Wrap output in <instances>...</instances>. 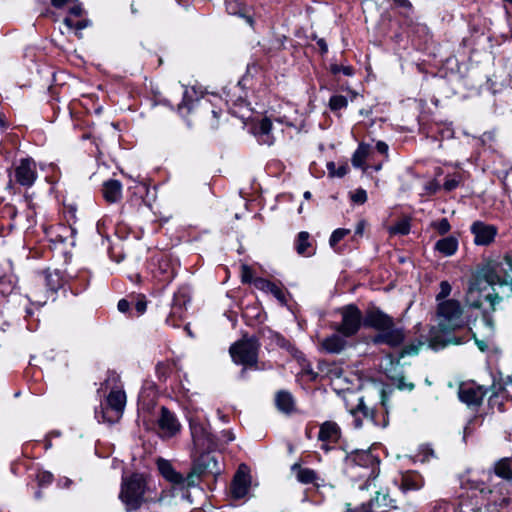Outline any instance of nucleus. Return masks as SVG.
Here are the masks:
<instances>
[{
  "label": "nucleus",
  "mask_w": 512,
  "mask_h": 512,
  "mask_svg": "<svg viewBox=\"0 0 512 512\" xmlns=\"http://www.w3.org/2000/svg\"><path fill=\"white\" fill-rule=\"evenodd\" d=\"M241 279H242V282H244V283H251V282L254 283L255 279H253L252 270L246 264H243L241 266Z\"/></svg>",
  "instance_id": "ea45409f"
},
{
  "label": "nucleus",
  "mask_w": 512,
  "mask_h": 512,
  "mask_svg": "<svg viewBox=\"0 0 512 512\" xmlns=\"http://www.w3.org/2000/svg\"><path fill=\"white\" fill-rule=\"evenodd\" d=\"M349 233V230L348 229H344V228H339V229H336L331 237H330V240H329V244L330 246L333 248V249H337V245L338 243Z\"/></svg>",
  "instance_id": "72a5a7b5"
},
{
  "label": "nucleus",
  "mask_w": 512,
  "mask_h": 512,
  "mask_svg": "<svg viewBox=\"0 0 512 512\" xmlns=\"http://www.w3.org/2000/svg\"><path fill=\"white\" fill-rule=\"evenodd\" d=\"M493 334V320L488 315H484L478 327L477 333L474 334L475 343L480 351L485 352L494 347V343L492 341Z\"/></svg>",
  "instance_id": "9d476101"
},
{
  "label": "nucleus",
  "mask_w": 512,
  "mask_h": 512,
  "mask_svg": "<svg viewBox=\"0 0 512 512\" xmlns=\"http://www.w3.org/2000/svg\"><path fill=\"white\" fill-rule=\"evenodd\" d=\"M180 310H181L180 307L174 305L173 308H172L171 316L178 315L179 317H181Z\"/></svg>",
  "instance_id": "052dcab7"
},
{
  "label": "nucleus",
  "mask_w": 512,
  "mask_h": 512,
  "mask_svg": "<svg viewBox=\"0 0 512 512\" xmlns=\"http://www.w3.org/2000/svg\"><path fill=\"white\" fill-rule=\"evenodd\" d=\"M318 44H319V46L321 47V50H322L323 52H326V51H327V45L325 44V42H324L323 40H319V41H318Z\"/></svg>",
  "instance_id": "680f3d73"
},
{
  "label": "nucleus",
  "mask_w": 512,
  "mask_h": 512,
  "mask_svg": "<svg viewBox=\"0 0 512 512\" xmlns=\"http://www.w3.org/2000/svg\"><path fill=\"white\" fill-rule=\"evenodd\" d=\"M381 169V165H376L375 166V170H380Z\"/></svg>",
  "instance_id": "774afa93"
},
{
  "label": "nucleus",
  "mask_w": 512,
  "mask_h": 512,
  "mask_svg": "<svg viewBox=\"0 0 512 512\" xmlns=\"http://www.w3.org/2000/svg\"><path fill=\"white\" fill-rule=\"evenodd\" d=\"M350 198L356 204H363L367 200V193L363 189H357L350 193Z\"/></svg>",
  "instance_id": "4c0bfd02"
},
{
  "label": "nucleus",
  "mask_w": 512,
  "mask_h": 512,
  "mask_svg": "<svg viewBox=\"0 0 512 512\" xmlns=\"http://www.w3.org/2000/svg\"><path fill=\"white\" fill-rule=\"evenodd\" d=\"M297 253L304 257H310L316 252L315 241L307 232H300L295 240Z\"/></svg>",
  "instance_id": "dca6fc26"
},
{
  "label": "nucleus",
  "mask_w": 512,
  "mask_h": 512,
  "mask_svg": "<svg viewBox=\"0 0 512 512\" xmlns=\"http://www.w3.org/2000/svg\"><path fill=\"white\" fill-rule=\"evenodd\" d=\"M52 5L56 8H63L69 6L71 3L77 2V0H51Z\"/></svg>",
  "instance_id": "603ef678"
},
{
  "label": "nucleus",
  "mask_w": 512,
  "mask_h": 512,
  "mask_svg": "<svg viewBox=\"0 0 512 512\" xmlns=\"http://www.w3.org/2000/svg\"><path fill=\"white\" fill-rule=\"evenodd\" d=\"M258 344L253 338L242 339L230 347V355L236 364L252 366L257 361Z\"/></svg>",
  "instance_id": "423d86ee"
},
{
  "label": "nucleus",
  "mask_w": 512,
  "mask_h": 512,
  "mask_svg": "<svg viewBox=\"0 0 512 512\" xmlns=\"http://www.w3.org/2000/svg\"><path fill=\"white\" fill-rule=\"evenodd\" d=\"M104 199L109 203H116L122 198V184L115 179L105 181L102 186Z\"/></svg>",
  "instance_id": "6ab92c4d"
},
{
  "label": "nucleus",
  "mask_w": 512,
  "mask_h": 512,
  "mask_svg": "<svg viewBox=\"0 0 512 512\" xmlns=\"http://www.w3.org/2000/svg\"><path fill=\"white\" fill-rule=\"evenodd\" d=\"M147 491L146 477L143 474L134 473L122 478L119 498L127 511H134L145 501Z\"/></svg>",
  "instance_id": "20e7f679"
},
{
  "label": "nucleus",
  "mask_w": 512,
  "mask_h": 512,
  "mask_svg": "<svg viewBox=\"0 0 512 512\" xmlns=\"http://www.w3.org/2000/svg\"><path fill=\"white\" fill-rule=\"evenodd\" d=\"M347 463L348 465L370 469L371 473H373L377 464V459L370 451L357 450L347 456Z\"/></svg>",
  "instance_id": "4468645a"
},
{
  "label": "nucleus",
  "mask_w": 512,
  "mask_h": 512,
  "mask_svg": "<svg viewBox=\"0 0 512 512\" xmlns=\"http://www.w3.org/2000/svg\"><path fill=\"white\" fill-rule=\"evenodd\" d=\"M485 394L483 387L474 384H463L459 388V398L467 405H479Z\"/></svg>",
  "instance_id": "ddd939ff"
},
{
  "label": "nucleus",
  "mask_w": 512,
  "mask_h": 512,
  "mask_svg": "<svg viewBox=\"0 0 512 512\" xmlns=\"http://www.w3.org/2000/svg\"><path fill=\"white\" fill-rule=\"evenodd\" d=\"M440 189L441 186L435 180H432L425 185V191L430 195L437 193Z\"/></svg>",
  "instance_id": "37998d69"
},
{
  "label": "nucleus",
  "mask_w": 512,
  "mask_h": 512,
  "mask_svg": "<svg viewBox=\"0 0 512 512\" xmlns=\"http://www.w3.org/2000/svg\"><path fill=\"white\" fill-rule=\"evenodd\" d=\"M341 374H342V370L340 367L338 366H333L330 370H329V377L332 379V380H337V379H340L341 378Z\"/></svg>",
  "instance_id": "3c124183"
},
{
  "label": "nucleus",
  "mask_w": 512,
  "mask_h": 512,
  "mask_svg": "<svg viewBox=\"0 0 512 512\" xmlns=\"http://www.w3.org/2000/svg\"><path fill=\"white\" fill-rule=\"evenodd\" d=\"M254 286L263 292L272 294L281 304L286 303L285 292L277 284L263 278H256L254 280Z\"/></svg>",
  "instance_id": "a211bd4d"
},
{
  "label": "nucleus",
  "mask_w": 512,
  "mask_h": 512,
  "mask_svg": "<svg viewBox=\"0 0 512 512\" xmlns=\"http://www.w3.org/2000/svg\"><path fill=\"white\" fill-rule=\"evenodd\" d=\"M320 344L322 349L328 353H339L344 349L346 341L339 334H333L323 339Z\"/></svg>",
  "instance_id": "393cba45"
},
{
  "label": "nucleus",
  "mask_w": 512,
  "mask_h": 512,
  "mask_svg": "<svg viewBox=\"0 0 512 512\" xmlns=\"http://www.w3.org/2000/svg\"><path fill=\"white\" fill-rule=\"evenodd\" d=\"M64 24L69 28V29H75L77 32L86 28L88 25H89V21L86 20V19H82V20H79V21H76L74 22L72 17H66L64 19Z\"/></svg>",
  "instance_id": "f704fd0d"
},
{
  "label": "nucleus",
  "mask_w": 512,
  "mask_h": 512,
  "mask_svg": "<svg viewBox=\"0 0 512 512\" xmlns=\"http://www.w3.org/2000/svg\"><path fill=\"white\" fill-rule=\"evenodd\" d=\"M451 290V285L447 281H442L440 283V291L436 296L437 304L440 301L448 300L447 297L450 295Z\"/></svg>",
  "instance_id": "e433bc0d"
},
{
  "label": "nucleus",
  "mask_w": 512,
  "mask_h": 512,
  "mask_svg": "<svg viewBox=\"0 0 512 512\" xmlns=\"http://www.w3.org/2000/svg\"><path fill=\"white\" fill-rule=\"evenodd\" d=\"M188 93H189V92H188V90H186V91H185V94H184V100H183V102L178 106L179 112H180L181 114H183V110H184V108H186V107H187V108H188V110H191V108L193 107L191 104H188V103L186 102V97L188 96Z\"/></svg>",
  "instance_id": "5fc2aeb1"
},
{
  "label": "nucleus",
  "mask_w": 512,
  "mask_h": 512,
  "mask_svg": "<svg viewBox=\"0 0 512 512\" xmlns=\"http://www.w3.org/2000/svg\"><path fill=\"white\" fill-rule=\"evenodd\" d=\"M508 500L506 498H503L502 503L507 504Z\"/></svg>",
  "instance_id": "338daca9"
},
{
  "label": "nucleus",
  "mask_w": 512,
  "mask_h": 512,
  "mask_svg": "<svg viewBox=\"0 0 512 512\" xmlns=\"http://www.w3.org/2000/svg\"><path fill=\"white\" fill-rule=\"evenodd\" d=\"M369 154L370 146L364 143L360 144L352 156L353 166L356 168H362L364 171H366L367 167L364 166V163Z\"/></svg>",
  "instance_id": "bb28decb"
},
{
  "label": "nucleus",
  "mask_w": 512,
  "mask_h": 512,
  "mask_svg": "<svg viewBox=\"0 0 512 512\" xmlns=\"http://www.w3.org/2000/svg\"><path fill=\"white\" fill-rule=\"evenodd\" d=\"M31 300L38 305H43L47 301V295L45 294L41 299H38L34 294H31Z\"/></svg>",
  "instance_id": "4d7b16f0"
},
{
  "label": "nucleus",
  "mask_w": 512,
  "mask_h": 512,
  "mask_svg": "<svg viewBox=\"0 0 512 512\" xmlns=\"http://www.w3.org/2000/svg\"><path fill=\"white\" fill-rule=\"evenodd\" d=\"M404 340V333L400 328H396L391 323V328L382 330L375 338V343H384L389 346L395 347L400 345Z\"/></svg>",
  "instance_id": "2eb2a0df"
},
{
  "label": "nucleus",
  "mask_w": 512,
  "mask_h": 512,
  "mask_svg": "<svg viewBox=\"0 0 512 512\" xmlns=\"http://www.w3.org/2000/svg\"><path fill=\"white\" fill-rule=\"evenodd\" d=\"M329 106L333 111L340 110L347 106V99L342 95H335L330 98Z\"/></svg>",
  "instance_id": "c9c22d12"
},
{
  "label": "nucleus",
  "mask_w": 512,
  "mask_h": 512,
  "mask_svg": "<svg viewBox=\"0 0 512 512\" xmlns=\"http://www.w3.org/2000/svg\"><path fill=\"white\" fill-rule=\"evenodd\" d=\"M276 405L280 411L290 413L294 408L292 395L285 391L278 392L276 395Z\"/></svg>",
  "instance_id": "cd10ccee"
},
{
  "label": "nucleus",
  "mask_w": 512,
  "mask_h": 512,
  "mask_svg": "<svg viewBox=\"0 0 512 512\" xmlns=\"http://www.w3.org/2000/svg\"><path fill=\"white\" fill-rule=\"evenodd\" d=\"M350 412L356 428L361 427L362 417L373 420V411L368 408L361 397L357 398V405L356 407L350 408Z\"/></svg>",
  "instance_id": "412c9836"
},
{
  "label": "nucleus",
  "mask_w": 512,
  "mask_h": 512,
  "mask_svg": "<svg viewBox=\"0 0 512 512\" xmlns=\"http://www.w3.org/2000/svg\"><path fill=\"white\" fill-rule=\"evenodd\" d=\"M328 173L331 177H343L347 174L349 167L347 164H342L339 167H336L334 162H328L327 165Z\"/></svg>",
  "instance_id": "473e14b6"
},
{
  "label": "nucleus",
  "mask_w": 512,
  "mask_h": 512,
  "mask_svg": "<svg viewBox=\"0 0 512 512\" xmlns=\"http://www.w3.org/2000/svg\"><path fill=\"white\" fill-rule=\"evenodd\" d=\"M397 8L403 9L404 13H409L412 10V4L409 0H389Z\"/></svg>",
  "instance_id": "79ce46f5"
},
{
  "label": "nucleus",
  "mask_w": 512,
  "mask_h": 512,
  "mask_svg": "<svg viewBox=\"0 0 512 512\" xmlns=\"http://www.w3.org/2000/svg\"><path fill=\"white\" fill-rule=\"evenodd\" d=\"M70 484H71V480L65 479L62 486L67 488V487H69Z\"/></svg>",
  "instance_id": "0e129e2a"
},
{
  "label": "nucleus",
  "mask_w": 512,
  "mask_h": 512,
  "mask_svg": "<svg viewBox=\"0 0 512 512\" xmlns=\"http://www.w3.org/2000/svg\"><path fill=\"white\" fill-rule=\"evenodd\" d=\"M117 307H118V310H119L120 312L125 313V312H127V311H128V309H129V303H128V301H127V300H125V299H121V300L118 302Z\"/></svg>",
  "instance_id": "6e6d98bb"
},
{
  "label": "nucleus",
  "mask_w": 512,
  "mask_h": 512,
  "mask_svg": "<svg viewBox=\"0 0 512 512\" xmlns=\"http://www.w3.org/2000/svg\"><path fill=\"white\" fill-rule=\"evenodd\" d=\"M53 475L48 471H39L37 474V480L40 485H48L52 482Z\"/></svg>",
  "instance_id": "a19ab883"
},
{
  "label": "nucleus",
  "mask_w": 512,
  "mask_h": 512,
  "mask_svg": "<svg viewBox=\"0 0 512 512\" xmlns=\"http://www.w3.org/2000/svg\"><path fill=\"white\" fill-rule=\"evenodd\" d=\"M495 473L503 479H512V461L505 458L497 462L495 465Z\"/></svg>",
  "instance_id": "c85d7f7f"
},
{
  "label": "nucleus",
  "mask_w": 512,
  "mask_h": 512,
  "mask_svg": "<svg viewBox=\"0 0 512 512\" xmlns=\"http://www.w3.org/2000/svg\"><path fill=\"white\" fill-rule=\"evenodd\" d=\"M340 435V427L335 422L327 421L320 427L319 439L323 442H336Z\"/></svg>",
  "instance_id": "5701e85b"
},
{
  "label": "nucleus",
  "mask_w": 512,
  "mask_h": 512,
  "mask_svg": "<svg viewBox=\"0 0 512 512\" xmlns=\"http://www.w3.org/2000/svg\"><path fill=\"white\" fill-rule=\"evenodd\" d=\"M272 122L268 118H263L254 127V134L258 137L259 141L271 145L273 137L271 136Z\"/></svg>",
  "instance_id": "b1692460"
},
{
  "label": "nucleus",
  "mask_w": 512,
  "mask_h": 512,
  "mask_svg": "<svg viewBox=\"0 0 512 512\" xmlns=\"http://www.w3.org/2000/svg\"><path fill=\"white\" fill-rule=\"evenodd\" d=\"M436 248L446 256H450L457 250V241L454 238H445L436 243Z\"/></svg>",
  "instance_id": "c756f323"
},
{
  "label": "nucleus",
  "mask_w": 512,
  "mask_h": 512,
  "mask_svg": "<svg viewBox=\"0 0 512 512\" xmlns=\"http://www.w3.org/2000/svg\"><path fill=\"white\" fill-rule=\"evenodd\" d=\"M391 234H408L409 233V226H391L390 229Z\"/></svg>",
  "instance_id": "8fccbe9b"
},
{
  "label": "nucleus",
  "mask_w": 512,
  "mask_h": 512,
  "mask_svg": "<svg viewBox=\"0 0 512 512\" xmlns=\"http://www.w3.org/2000/svg\"><path fill=\"white\" fill-rule=\"evenodd\" d=\"M494 286L507 287L512 293V257L503 260H489L473 274L465 293V303L472 308H480L483 301H488L494 308L499 298Z\"/></svg>",
  "instance_id": "f257e3e1"
},
{
  "label": "nucleus",
  "mask_w": 512,
  "mask_h": 512,
  "mask_svg": "<svg viewBox=\"0 0 512 512\" xmlns=\"http://www.w3.org/2000/svg\"><path fill=\"white\" fill-rule=\"evenodd\" d=\"M381 403L384 407L386 406V397L384 391L381 393Z\"/></svg>",
  "instance_id": "e2e57ef3"
},
{
  "label": "nucleus",
  "mask_w": 512,
  "mask_h": 512,
  "mask_svg": "<svg viewBox=\"0 0 512 512\" xmlns=\"http://www.w3.org/2000/svg\"><path fill=\"white\" fill-rule=\"evenodd\" d=\"M330 71L333 74H338V73L342 72L343 74H345L347 76H351L353 74L352 67L344 66V65H339V64H331L330 65Z\"/></svg>",
  "instance_id": "58836bf2"
},
{
  "label": "nucleus",
  "mask_w": 512,
  "mask_h": 512,
  "mask_svg": "<svg viewBox=\"0 0 512 512\" xmlns=\"http://www.w3.org/2000/svg\"><path fill=\"white\" fill-rule=\"evenodd\" d=\"M159 433L162 437H172L180 431L181 425L174 414L162 407L158 419Z\"/></svg>",
  "instance_id": "f8f14e48"
},
{
  "label": "nucleus",
  "mask_w": 512,
  "mask_h": 512,
  "mask_svg": "<svg viewBox=\"0 0 512 512\" xmlns=\"http://www.w3.org/2000/svg\"><path fill=\"white\" fill-rule=\"evenodd\" d=\"M424 452H425L424 456L422 458H419V460L422 461V462L428 460V456L433 454V451L431 449H429V448H426L424 450Z\"/></svg>",
  "instance_id": "bf43d9fd"
},
{
  "label": "nucleus",
  "mask_w": 512,
  "mask_h": 512,
  "mask_svg": "<svg viewBox=\"0 0 512 512\" xmlns=\"http://www.w3.org/2000/svg\"><path fill=\"white\" fill-rule=\"evenodd\" d=\"M68 7V10H69V13L71 16H75V17H78L82 14V7L81 5L77 2H74V3H71Z\"/></svg>",
  "instance_id": "c03bdc74"
},
{
  "label": "nucleus",
  "mask_w": 512,
  "mask_h": 512,
  "mask_svg": "<svg viewBox=\"0 0 512 512\" xmlns=\"http://www.w3.org/2000/svg\"><path fill=\"white\" fill-rule=\"evenodd\" d=\"M342 323L338 331L345 337L354 335L361 325V313L353 305L346 306L341 310Z\"/></svg>",
  "instance_id": "1a4fd4ad"
},
{
  "label": "nucleus",
  "mask_w": 512,
  "mask_h": 512,
  "mask_svg": "<svg viewBox=\"0 0 512 512\" xmlns=\"http://www.w3.org/2000/svg\"><path fill=\"white\" fill-rule=\"evenodd\" d=\"M135 309L137 311V315H141L143 314L145 311H146V301H145V298L144 296H141L136 304H135Z\"/></svg>",
  "instance_id": "49530a36"
},
{
  "label": "nucleus",
  "mask_w": 512,
  "mask_h": 512,
  "mask_svg": "<svg viewBox=\"0 0 512 512\" xmlns=\"http://www.w3.org/2000/svg\"><path fill=\"white\" fill-rule=\"evenodd\" d=\"M394 384L397 386L398 389H407L412 390L414 388V385L412 383H406L404 380V377H399L394 380Z\"/></svg>",
  "instance_id": "a18cd8bd"
},
{
  "label": "nucleus",
  "mask_w": 512,
  "mask_h": 512,
  "mask_svg": "<svg viewBox=\"0 0 512 512\" xmlns=\"http://www.w3.org/2000/svg\"><path fill=\"white\" fill-rule=\"evenodd\" d=\"M424 344V342H418L417 345H410L408 347H406L403 352H402V355H412V354H416L419 350V347L422 346Z\"/></svg>",
  "instance_id": "09e8293b"
},
{
  "label": "nucleus",
  "mask_w": 512,
  "mask_h": 512,
  "mask_svg": "<svg viewBox=\"0 0 512 512\" xmlns=\"http://www.w3.org/2000/svg\"><path fill=\"white\" fill-rule=\"evenodd\" d=\"M471 230L474 235V242L477 245H488L496 236L494 226H472Z\"/></svg>",
  "instance_id": "aec40b11"
},
{
  "label": "nucleus",
  "mask_w": 512,
  "mask_h": 512,
  "mask_svg": "<svg viewBox=\"0 0 512 512\" xmlns=\"http://www.w3.org/2000/svg\"><path fill=\"white\" fill-rule=\"evenodd\" d=\"M296 477L298 481L302 483H313L316 481L317 476L316 473L308 468H301L297 471Z\"/></svg>",
  "instance_id": "2f4dec72"
},
{
  "label": "nucleus",
  "mask_w": 512,
  "mask_h": 512,
  "mask_svg": "<svg viewBox=\"0 0 512 512\" xmlns=\"http://www.w3.org/2000/svg\"><path fill=\"white\" fill-rule=\"evenodd\" d=\"M16 181L22 185L30 187L37 178L36 165L32 159H22L15 168Z\"/></svg>",
  "instance_id": "9b49d317"
},
{
  "label": "nucleus",
  "mask_w": 512,
  "mask_h": 512,
  "mask_svg": "<svg viewBox=\"0 0 512 512\" xmlns=\"http://www.w3.org/2000/svg\"><path fill=\"white\" fill-rule=\"evenodd\" d=\"M222 436L224 437V442H225V443H228V442H230V441H233V440H234V438H235V437H234V435H233V433H232L231 431H224V432L222 433Z\"/></svg>",
  "instance_id": "13d9d810"
},
{
  "label": "nucleus",
  "mask_w": 512,
  "mask_h": 512,
  "mask_svg": "<svg viewBox=\"0 0 512 512\" xmlns=\"http://www.w3.org/2000/svg\"><path fill=\"white\" fill-rule=\"evenodd\" d=\"M207 460H208V463L205 466V469L209 470V472H211V473H218L219 469L216 468V466H217L216 459L214 457L207 456Z\"/></svg>",
  "instance_id": "de8ad7c7"
},
{
  "label": "nucleus",
  "mask_w": 512,
  "mask_h": 512,
  "mask_svg": "<svg viewBox=\"0 0 512 512\" xmlns=\"http://www.w3.org/2000/svg\"><path fill=\"white\" fill-rule=\"evenodd\" d=\"M376 149L379 153L383 155H387L388 153V145L383 141H378L376 143Z\"/></svg>",
  "instance_id": "864d4df0"
},
{
  "label": "nucleus",
  "mask_w": 512,
  "mask_h": 512,
  "mask_svg": "<svg viewBox=\"0 0 512 512\" xmlns=\"http://www.w3.org/2000/svg\"><path fill=\"white\" fill-rule=\"evenodd\" d=\"M226 10L231 15H238L244 18L250 26L253 25L250 8L242 4L239 0H226Z\"/></svg>",
  "instance_id": "4be33fe9"
},
{
  "label": "nucleus",
  "mask_w": 512,
  "mask_h": 512,
  "mask_svg": "<svg viewBox=\"0 0 512 512\" xmlns=\"http://www.w3.org/2000/svg\"><path fill=\"white\" fill-rule=\"evenodd\" d=\"M424 485L421 475L415 472H407L402 475L401 488L407 490H418Z\"/></svg>",
  "instance_id": "a878e982"
},
{
  "label": "nucleus",
  "mask_w": 512,
  "mask_h": 512,
  "mask_svg": "<svg viewBox=\"0 0 512 512\" xmlns=\"http://www.w3.org/2000/svg\"><path fill=\"white\" fill-rule=\"evenodd\" d=\"M436 326L432 328L429 345L432 348L445 346L449 341L443 339L441 334H447L464 326L463 310L457 300H444L437 304L435 316Z\"/></svg>",
  "instance_id": "f03ea898"
},
{
  "label": "nucleus",
  "mask_w": 512,
  "mask_h": 512,
  "mask_svg": "<svg viewBox=\"0 0 512 512\" xmlns=\"http://www.w3.org/2000/svg\"><path fill=\"white\" fill-rule=\"evenodd\" d=\"M304 198H305V199H307V200H309V199L311 198V192L306 191V192L304 193Z\"/></svg>",
  "instance_id": "69168bd1"
},
{
  "label": "nucleus",
  "mask_w": 512,
  "mask_h": 512,
  "mask_svg": "<svg viewBox=\"0 0 512 512\" xmlns=\"http://www.w3.org/2000/svg\"><path fill=\"white\" fill-rule=\"evenodd\" d=\"M391 323L392 319L379 310L370 311L365 318V324L374 327L379 333L384 329L391 328Z\"/></svg>",
  "instance_id": "f3484780"
},
{
  "label": "nucleus",
  "mask_w": 512,
  "mask_h": 512,
  "mask_svg": "<svg viewBox=\"0 0 512 512\" xmlns=\"http://www.w3.org/2000/svg\"><path fill=\"white\" fill-rule=\"evenodd\" d=\"M157 467L160 474L170 482L174 488L186 489L196 485V472H190L186 477L177 472L170 461L159 458L157 460Z\"/></svg>",
  "instance_id": "39448f33"
},
{
  "label": "nucleus",
  "mask_w": 512,
  "mask_h": 512,
  "mask_svg": "<svg viewBox=\"0 0 512 512\" xmlns=\"http://www.w3.org/2000/svg\"><path fill=\"white\" fill-rule=\"evenodd\" d=\"M463 182V176L459 173L447 175L443 183V189L450 192L456 189Z\"/></svg>",
  "instance_id": "7c9ffc66"
},
{
  "label": "nucleus",
  "mask_w": 512,
  "mask_h": 512,
  "mask_svg": "<svg viewBox=\"0 0 512 512\" xmlns=\"http://www.w3.org/2000/svg\"><path fill=\"white\" fill-rule=\"evenodd\" d=\"M251 488L250 470L245 464H241L234 475L230 493L234 499H242L248 495Z\"/></svg>",
  "instance_id": "6e6552de"
},
{
  "label": "nucleus",
  "mask_w": 512,
  "mask_h": 512,
  "mask_svg": "<svg viewBox=\"0 0 512 512\" xmlns=\"http://www.w3.org/2000/svg\"><path fill=\"white\" fill-rule=\"evenodd\" d=\"M106 386L110 389L107 396L106 406L101 411L96 412L99 421L113 423L119 420L126 404V394L123 385L119 381V376L111 375L106 380Z\"/></svg>",
  "instance_id": "7ed1b4c3"
},
{
  "label": "nucleus",
  "mask_w": 512,
  "mask_h": 512,
  "mask_svg": "<svg viewBox=\"0 0 512 512\" xmlns=\"http://www.w3.org/2000/svg\"><path fill=\"white\" fill-rule=\"evenodd\" d=\"M191 435L194 446L201 452L218 448V444L209 434L206 427L199 423L193 416H189Z\"/></svg>",
  "instance_id": "0eeeda50"
}]
</instances>
